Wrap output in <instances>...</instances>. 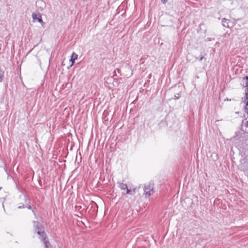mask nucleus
Returning a JSON list of instances; mask_svg holds the SVG:
<instances>
[{
	"label": "nucleus",
	"instance_id": "nucleus-3",
	"mask_svg": "<svg viewBox=\"0 0 248 248\" xmlns=\"http://www.w3.org/2000/svg\"><path fill=\"white\" fill-rule=\"evenodd\" d=\"M32 16L33 22H35L36 20H37L43 27L45 26V23L43 21L42 18V16L40 13H33L32 15Z\"/></svg>",
	"mask_w": 248,
	"mask_h": 248
},
{
	"label": "nucleus",
	"instance_id": "nucleus-8",
	"mask_svg": "<svg viewBox=\"0 0 248 248\" xmlns=\"http://www.w3.org/2000/svg\"><path fill=\"white\" fill-rule=\"evenodd\" d=\"M119 187L122 190L126 189L127 188V185L123 183H118Z\"/></svg>",
	"mask_w": 248,
	"mask_h": 248
},
{
	"label": "nucleus",
	"instance_id": "nucleus-11",
	"mask_svg": "<svg viewBox=\"0 0 248 248\" xmlns=\"http://www.w3.org/2000/svg\"><path fill=\"white\" fill-rule=\"evenodd\" d=\"M37 2L38 4H40L41 5H45V3L42 0H39Z\"/></svg>",
	"mask_w": 248,
	"mask_h": 248
},
{
	"label": "nucleus",
	"instance_id": "nucleus-1",
	"mask_svg": "<svg viewBox=\"0 0 248 248\" xmlns=\"http://www.w3.org/2000/svg\"><path fill=\"white\" fill-rule=\"evenodd\" d=\"M154 193V184L152 182L146 183L144 185V194L146 197H149Z\"/></svg>",
	"mask_w": 248,
	"mask_h": 248
},
{
	"label": "nucleus",
	"instance_id": "nucleus-2",
	"mask_svg": "<svg viewBox=\"0 0 248 248\" xmlns=\"http://www.w3.org/2000/svg\"><path fill=\"white\" fill-rule=\"evenodd\" d=\"M222 23L224 27L230 28L233 27L236 24V21L235 19L229 20L224 18L222 19Z\"/></svg>",
	"mask_w": 248,
	"mask_h": 248
},
{
	"label": "nucleus",
	"instance_id": "nucleus-16",
	"mask_svg": "<svg viewBox=\"0 0 248 248\" xmlns=\"http://www.w3.org/2000/svg\"><path fill=\"white\" fill-rule=\"evenodd\" d=\"M174 98L175 99H178L179 98V96H176V95L174 96Z\"/></svg>",
	"mask_w": 248,
	"mask_h": 248
},
{
	"label": "nucleus",
	"instance_id": "nucleus-10",
	"mask_svg": "<svg viewBox=\"0 0 248 248\" xmlns=\"http://www.w3.org/2000/svg\"><path fill=\"white\" fill-rule=\"evenodd\" d=\"M126 193L128 194H132V191L127 188L126 189Z\"/></svg>",
	"mask_w": 248,
	"mask_h": 248
},
{
	"label": "nucleus",
	"instance_id": "nucleus-13",
	"mask_svg": "<svg viewBox=\"0 0 248 248\" xmlns=\"http://www.w3.org/2000/svg\"><path fill=\"white\" fill-rule=\"evenodd\" d=\"M168 0H161V1L164 3H166L167 2Z\"/></svg>",
	"mask_w": 248,
	"mask_h": 248
},
{
	"label": "nucleus",
	"instance_id": "nucleus-9",
	"mask_svg": "<svg viewBox=\"0 0 248 248\" xmlns=\"http://www.w3.org/2000/svg\"><path fill=\"white\" fill-rule=\"evenodd\" d=\"M243 85L244 86H248V77L246 76L243 78L242 80Z\"/></svg>",
	"mask_w": 248,
	"mask_h": 248
},
{
	"label": "nucleus",
	"instance_id": "nucleus-6",
	"mask_svg": "<svg viewBox=\"0 0 248 248\" xmlns=\"http://www.w3.org/2000/svg\"><path fill=\"white\" fill-rule=\"evenodd\" d=\"M44 244V246L46 248H51V245L46 237H43L41 240Z\"/></svg>",
	"mask_w": 248,
	"mask_h": 248
},
{
	"label": "nucleus",
	"instance_id": "nucleus-14",
	"mask_svg": "<svg viewBox=\"0 0 248 248\" xmlns=\"http://www.w3.org/2000/svg\"><path fill=\"white\" fill-rule=\"evenodd\" d=\"M203 58H204V57H202H202H201L200 58L199 61H200V62H202V60L203 59Z\"/></svg>",
	"mask_w": 248,
	"mask_h": 248
},
{
	"label": "nucleus",
	"instance_id": "nucleus-12",
	"mask_svg": "<svg viewBox=\"0 0 248 248\" xmlns=\"http://www.w3.org/2000/svg\"><path fill=\"white\" fill-rule=\"evenodd\" d=\"M3 79L2 75L0 73V82L2 81Z\"/></svg>",
	"mask_w": 248,
	"mask_h": 248
},
{
	"label": "nucleus",
	"instance_id": "nucleus-5",
	"mask_svg": "<svg viewBox=\"0 0 248 248\" xmlns=\"http://www.w3.org/2000/svg\"><path fill=\"white\" fill-rule=\"evenodd\" d=\"M33 226L35 228V231L39 230H44V228L43 227V226L38 221H34Z\"/></svg>",
	"mask_w": 248,
	"mask_h": 248
},
{
	"label": "nucleus",
	"instance_id": "nucleus-7",
	"mask_svg": "<svg viewBox=\"0 0 248 248\" xmlns=\"http://www.w3.org/2000/svg\"><path fill=\"white\" fill-rule=\"evenodd\" d=\"M78 55L75 53L73 52L71 55L70 61H71L72 63L73 64L75 61L77 59Z\"/></svg>",
	"mask_w": 248,
	"mask_h": 248
},
{
	"label": "nucleus",
	"instance_id": "nucleus-15",
	"mask_svg": "<svg viewBox=\"0 0 248 248\" xmlns=\"http://www.w3.org/2000/svg\"><path fill=\"white\" fill-rule=\"evenodd\" d=\"M24 208V205H23V206L21 205V206H18V208L21 209V208Z\"/></svg>",
	"mask_w": 248,
	"mask_h": 248
},
{
	"label": "nucleus",
	"instance_id": "nucleus-4",
	"mask_svg": "<svg viewBox=\"0 0 248 248\" xmlns=\"http://www.w3.org/2000/svg\"><path fill=\"white\" fill-rule=\"evenodd\" d=\"M37 233V234L39 235V238L42 240V238L43 237H46V234L44 232V230H39L38 231H35Z\"/></svg>",
	"mask_w": 248,
	"mask_h": 248
},
{
	"label": "nucleus",
	"instance_id": "nucleus-17",
	"mask_svg": "<svg viewBox=\"0 0 248 248\" xmlns=\"http://www.w3.org/2000/svg\"><path fill=\"white\" fill-rule=\"evenodd\" d=\"M28 209H31V207L30 205H29L28 207H27Z\"/></svg>",
	"mask_w": 248,
	"mask_h": 248
}]
</instances>
